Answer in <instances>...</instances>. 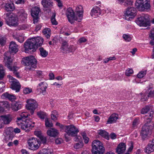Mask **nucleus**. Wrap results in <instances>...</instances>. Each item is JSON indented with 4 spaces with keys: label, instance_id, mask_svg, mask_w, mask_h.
Wrapping results in <instances>:
<instances>
[{
    "label": "nucleus",
    "instance_id": "1",
    "mask_svg": "<svg viewBox=\"0 0 154 154\" xmlns=\"http://www.w3.org/2000/svg\"><path fill=\"white\" fill-rule=\"evenodd\" d=\"M26 112H23L20 114V117L17 118L16 121L17 125L21 128L28 132L34 127L35 122L30 120L25 119L29 115Z\"/></svg>",
    "mask_w": 154,
    "mask_h": 154
},
{
    "label": "nucleus",
    "instance_id": "2",
    "mask_svg": "<svg viewBox=\"0 0 154 154\" xmlns=\"http://www.w3.org/2000/svg\"><path fill=\"white\" fill-rule=\"evenodd\" d=\"M43 41V39L39 37H34L28 39L24 43L25 52L28 53L29 50L31 49H32L33 52L35 51L37 47L42 44Z\"/></svg>",
    "mask_w": 154,
    "mask_h": 154
},
{
    "label": "nucleus",
    "instance_id": "3",
    "mask_svg": "<svg viewBox=\"0 0 154 154\" xmlns=\"http://www.w3.org/2000/svg\"><path fill=\"white\" fill-rule=\"evenodd\" d=\"M75 12L76 14L75 15L72 8H68V20L71 24L74 23L75 21L79 22L82 19L83 10L82 6L81 5L77 6Z\"/></svg>",
    "mask_w": 154,
    "mask_h": 154
},
{
    "label": "nucleus",
    "instance_id": "4",
    "mask_svg": "<svg viewBox=\"0 0 154 154\" xmlns=\"http://www.w3.org/2000/svg\"><path fill=\"white\" fill-rule=\"evenodd\" d=\"M10 52H7L4 54V60L5 66L10 71H13L14 74L17 78H20V73L17 72L19 67L15 66H12L13 59L10 56Z\"/></svg>",
    "mask_w": 154,
    "mask_h": 154
},
{
    "label": "nucleus",
    "instance_id": "5",
    "mask_svg": "<svg viewBox=\"0 0 154 154\" xmlns=\"http://www.w3.org/2000/svg\"><path fill=\"white\" fill-rule=\"evenodd\" d=\"M154 112L152 110L150 111L149 114H148V116L149 117L146 121V123L143 126L142 130L141 132V135L143 136V137L145 138L149 134L151 133L152 131L153 128L152 124L150 123L151 119L153 117Z\"/></svg>",
    "mask_w": 154,
    "mask_h": 154
},
{
    "label": "nucleus",
    "instance_id": "6",
    "mask_svg": "<svg viewBox=\"0 0 154 154\" xmlns=\"http://www.w3.org/2000/svg\"><path fill=\"white\" fill-rule=\"evenodd\" d=\"M21 63L27 66L29 69H35L37 67V61L34 57L32 56L27 57L23 59Z\"/></svg>",
    "mask_w": 154,
    "mask_h": 154
},
{
    "label": "nucleus",
    "instance_id": "7",
    "mask_svg": "<svg viewBox=\"0 0 154 154\" xmlns=\"http://www.w3.org/2000/svg\"><path fill=\"white\" fill-rule=\"evenodd\" d=\"M135 4L138 10L141 11L150 8V0H136Z\"/></svg>",
    "mask_w": 154,
    "mask_h": 154
},
{
    "label": "nucleus",
    "instance_id": "8",
    "mask_svg": "<svg viewBox=\"0 0 154 154\" xmlns=\"http://www.w3.org/2000/svg\"><path fill=\"white\" fill-rule=\"evenodd\" d=\"M136 23L140 26L146 27L150 26L149 16L147 14H143L135 20Z\"/></svg>",
    "mask_w": 154,
    "mask_h": 154
},
{
    "label": "nucleus",
    "instance_id": "9",
    "mask_svg": "<svg viewBox=\"0 0 154 154\" xmlns=\"http://www.w3.org/2000/svg\"><path fill=\"white\" fill-rule=\"evenodd\" d=\"M27 143L30 149L32 150H36L39 147V141L36 138L34 137L29 138L27 140Z\"/></svg>",
    "mask_w": 154,
    "mask_h": 154
},
{
    "label": "nucleus",
    "instance_id": "10",
    "mask_svg": "<svg viewBox=\"0 0 154 154\" xmlns=\"http://www.w3.org/2000/svg\"><path fill=\"white\" fill-rule=\"evenodd\" d=\"M26 102L27 103L26 106L27 109L31 110V115L33 114L35 109L37 107V103L35 100L32 99L27 100Z\"/></svg>",
    "mask_w": 154,
    "mask_h": 154
},
{
    "label": "nucleus",
    "instance_id": "11",
    "mask_svg": "<svg viewBox=\"0 0 154 154\" xmlns=\"http://www.w3.org/2000/svg\"><path fill=\"white\" fill-rule=\"evenodd\" d=\"M6 23L9 26H17L18 24V18L16 16L11 15L5 19Z\"/></svg>",
    "mask_w": 154,
    "mask_h": 154
},
{
    "label": "nucleus",
    "instance_id": "12",
    "mask_svg": "<svg viewBox=\"0 0 154 154\" xmlns=\"http://www.w3.org/2000/svg\"><path fill=\"white\" fill-rule=\"evenodd\" d=\"M10 79L11 82V88L13 90H16V92L19 91L20 88V85L19 82L12 77L11 76Z\"/></svg>",
    "mask_w": 154,
    "mask_h": 154
},
{
    "label": "nucleus",
    "instance_id": "13",
    "mask_svg": "<svg viewBox=\"0 0 154 154\" xmlns=\"http://www.w3.org/2000/svg\"><path fill=\"white\" fill-rule=\"evenodd\" d=\"M92 150L105 149L103 146L102 143L98 140H95L93 141L92 144Z\"/></svg>",
    "mask_w": 154,
    "mask_h": 154
},
{
    "label": "nucleus",
    "instance_id": "14",
    "mask_svg": "<svg viewBox=\"0 0 154 154\" xmlns=\"http://www.w3.org/2000/svg\"><path fill=\"white\" fill-rule=\"evenodd\" d=\"M48 87V85L45 82L40 83L37 86V90L39 91L40 93H45Z\"/></svg>",
    "mask_w": 154,
    "mask_h": 154
},
{
    "label": "nucleus",
    "instance_id": "15",
    "mask_svg": "<svg viewBox=\"0 0 154 154\" xmlns=\"http://www.w3.org/2000/svg\"><path fill=\"white\" fill-rule=\"evenodd\" d=\"M136 9L134 7L128 8L125 12V15L126 16L133 18L136 15Z\"/></svg>",
    "mask_w": 154,
    "mask_h": 154
},
{
    "label": "nucleus",
    "instance_id": "16",
    "mask_svg": "<svg viewBox=\"0 0 154 154\" xmlns=\"http://www.w3.org/2000/svg\"><path fill=\"white\" fill-rule=\"evenodd\" d=\"M79 132V130L73 125H68V135L71 136H75Z\"/></svg>",
    "mask_w": 154,
    "mask_h": 154
},
{
    "label": "nucleus",
    "instance_id": "17",
    "mask_svg": "<svg viewBox=\"0 0 154 154\" xmlns=\"http://www.w3.org/2000/svg\"><path fill=\"white\" fill-rule=\"evenodd\" d=\"M101 9L97 7H95L91 10V16L95 18L101 15Z\"/></svg>",
    "mask_w": 154,
    "mask_h": 154
},
{
    "label": "nucleus",
    "instance_id": "18",
    "mask_svg": "<svg viewBox=\"0 0 154 154\" xmlns=\"http://www.w3.org/2000/svg\"><path fill=\"white\" fill-rule=\"evenodd\" d=\"M126 149V145L125 143H121L117 146L116 149V152L118 154H122Z\"/></svg>",
    "mask_w": 154,
    "mask_h": 154
},
{
    "label": "nucleus",
    "instance_id": "19",
    "mask_svg": "<svg viewBox=\"0 0 154 154\" xmlns=\"http://www.w3.org/2000/svg\"><path fill=\"white\" fill-rule=\"evenodd\" d=\"M18 16L19 18L22 21H25L27 18V14L23 9L19 10L18 13Z\"/></svg>",
    "mask_w": 154,
    "mask_h": 154
},
{
    "label": "nucleus",
    "instance_id": "20",
    "mask_svg": "<svg viewBox=\"0 0 154 154\" xmlns=\"http://www.w3.org/2000/svg\"><path fill=\"white\" fill-rule=\"evenodd\" d=\"M119 117L118 115L116 113L112 114L109 117L106 124H112L115 123Z\"/></svg>",
    "mask_w": 154,
    "mask_h": 154
},
{
    "label": "nucleus",
    "instance_id": "21",
    "mask_svg": "<svg viewBox=\"0 0 154 154\" xmlns=\"http://www.w3.org/2000/svg\"><path fill=\"white\" fill-rule=\"evenodd\" d=\"M9 48V50L12 53H16L18 51V45L14 42H10Z\"/></svg>",
    "mask_w": 154,
    "mask_h": 154
},
{
    "label": "nucleus",
    "instance_id": "22",
    "mask_svg": "<svg viewBox=\"0 0 154 154\" xmlns=\"http://www.w3.org/2000/svg\"><path fill=\"white\" fill-rule=\"evenodd\" d=\"M47 134L51 137H55L57 136L58 134V131L57 129L51 128L48 130Z\"/></svg>",
    "mask_w": 154,
    "mask_h": 154
},
{
    "label": "nucleus",
    "instance_id": "23",
    "mask_svg": "<svg viewBox=\"0 0 154 154\" xmlns=\"http://www.w3.org/2000/svg\"><path fill=\"white\" fill-rule=\"evenodd\" d=\"M40 11V8L37 6L32 7L31 11V15L32 16H38V14Z\"/></svg>",
    "mask_w": 154,
    "mask_h": 154
},
{
    "label": "nucleus",
    "instance_id": "24",
    "mask_svg": "<svg viewBox=\"0 0 154 154\" xmlns=\"http://www.w3.org/2000/svg\"><path fill=\"white\" fill-rule=\"evenodd\" d=\"M5 10L7 11H13L15 9L14 4L13 3H6L5 5Z\"/></svg>",
    "mask_w": 154,
    "mask_h": 154
},
{
    "label": "nucleus",
    "instance_id": "25",
    "mask_svg": "<svg viewBox=\"0 0 154 154\" xmlns=\"http://www.w3.org/2000/svg\"><path fill=\"white\" fill-rule=\"evenodd\" d=\"M41 3L45 8H48L53 6V2L51 0H42Z\"/></svg>",
    "mask_w": 154,
    "mask_h": 154
},
{
    "label": "nucleus",
    "instance_id": "26",
    "mask_svg": "<svg viewBox=\"0 0 154 154\" xmlns=\"http://www.w3.org/2000/svg\"><path fill=\"white\" fill-rule=\"evenodd\" d=\"M8 102L6 101H2L0 102V113L4 112L5 108H7L9 107Z\"/></svg>",
    "mask_w": 154,
    "mask_h": 154
},
{
    "label": "nucleus",
    "instance_id": "27",
    "mask_svg": "<svg viewBox=\"0 0 154 154\" xmlns=\"http://www.w3.org/2000/svg\"><path fill=\"white\" fill-rule=\"evenodd\" d=\"M2 97H4L6 99H8L11 101L14 100L15 99V96L13 95L10 94L8 92H6L2 94Z\"/></svg>",
    "mask_w": 154,
    "mask_h": 154
},
{
    "label": "nucleus",
    "instance_id": "28",
    "mask_svg": "<svg viewBox=\"0 0 154 154\" xmlns=\"http://www.w3.org/2000/svg\"><path fill=\"white\" fill-rule=\"evenodd\" d=\"M1 119L2 120L4 125L8 124L11 120V118L8 116H2Z\"/></svg>",
    "mask_w": 154,
    "mask_h": 154
},
{
    "label": "nucleus",
    "instance_id": "29",
    "mask_svg": "<svg viewBox=\"0 0 154 154\" xmlns=\"http://www.w3.org/2000/svg\"><path fill=\"white\" fill-rule=\"evenodd\" d=\"M22 107V105L17 102L13 103L12 104V109L13 110L15 111H17L20 109Z\"/></svg>",
    "mask_w": 154,
    "mask_h": 154
},
{
    "label": "nucleus",
    "instance_id": "30",
    "mask_svg": "<svg viewBox=\"0 0 154 154\" xmlns=\"http://www.w3.org/2000/svg\"><path fill=\"white\" fill-rule=\"evenodd\" d=\"M67 49V42L66 41H63L60 48L61 51L64 53H66Z\"/></svg>",
    "mask_w": 154,
    "mask_h": 154
},
{
    "label": "nucleus",
    "instance_id": "31",
    "mask_svg": "<svg viewBox=\"0 0 154 154\" xmlns=\"http://www.w3.org/2000/svg\"><path fill=\"white\" fill-rule=\"evenodd\" d=\"M43 34L45 35L47 38H49L51 34V30L49 28H45L42 31Z\"/></svg>",
    "mask_w": 154,
    "mask_h": 154
},
{
    "label": "nucleus",
    "instance_id": "32",
    "mask_svg": "<svg viewBox=\"0 0 154 154\" xmlns=\"http://www.w3.org/2000/svg\"><path fill=\"white\" fill-rule=\"evenodd\" d=\"M99 134L106 140H109V137L108 133L104 130H100L99 131Z\"/></svg>",
    "mask_w": 154,
    "mask_h": 154
},
{
    "label": "nucleus",
    "instance_id": "33",
    "mask_svg": "<svg viewBox=\"0 0 154 154\" xmlns=\"http://www.w3.org/2000/svg\"><path fill=\"white\" fill-rule=\"evenodd\" d=\"M152 106L150 105L146 106L143 108L141 111V114H144L147 113L148 111H149L151 109H152Z\"/></svg>",
    "mask_w": 154,
    "mask_h": 154
},
{
    "label": "nucleus",
    "instance_id": "34",
    "mask_svg": "<svg viewBox=\"0 0 154 154\" xmlns=\"http://www.w3.org/2000/svg\"><path fill=\"white\" fill-rule=\"evenodd\" d=\"M39 50L40 52L41 56L43 57H45L48 55V52L42 47H40Z\"/></svg>",
    "mask_w": 154,
    "mask_h": 154
},
{
    "label": "nucleus",
    "instance_id": "35",
    "mask_svg": "<svg viewBox=\"0 0 154 154\" xmlns=\"http://www.w3.org/2000/svg\"><path fill=\"white\" fill-rule=\"evenodd\" d=\"M154 151V147H153L149 143L148 145L145 149V152L149 154Z\"/></svg>",
    "mask_w": 154,
    "mask_h": 154
},
{
    "label": "nucleus",
    "instance_id": "36",
    "mask_svg": "<svg viewBox=\"0 0 154 154\" xmlns=\"http://www.w3.org/2000/svg\"><path fill=\"white\" fill-rule=\"evenodd\" d=\"M56 125L57 126L60 127L61 130L63 132H65L66 133H67V126L63 125H61L60 123L57 122Z\"/></svg>",
    "mask_w": 154,
    "mask_h": 154
},
{
    "label": "nucleus",
    "instance_id": "37",
    "mask_svg": "<svg viewBox=\"0 0 154 154\" xmlns=\"http://www.w3.org/2000/svg\"><path fill=\"white\" fill-rule=\"evenodd\" d=\"M5 75V69H4L3 66L0 65V80L2 79Z\"/></svg>",
    "mask_w": 154,
    "mask_h": 154
},
{
    "label": "nucleus",
    "instance_id": "38",
    "mask_svg": "<svg viewBox=\"0 0 154 154\" xmlns=\"http://www.w3.org/2000/svg\"><path fill=\"white\" fill-rule=\"evenodd\" d=\"M147 94H148V96L150 97H154V88L150 86L148 89Z\"/></svg>",
    "mask_w": 154,
    "mask_h": 154
},
{
    "label": "nucleus",
    "instance_id": "39",
    "mask_svg": "<svg viewBox=\"0 0 154 154\" xmlns=\"http://www.w3.org/2000/svg\"><path fill=\"white\" fill-rule=\"evenodd\" d=\"M58 116V114L56 110L52 112L51 114V118L52 120L56 121L57 120V117Z\"/></svg>",
    "mask_w": 154,
    "mask_h": 154
},
{
    "label": "nucleus",
    "instance_id": "40",
    "mask_svg": "<svg viewBox=\"0 0 154 154\" xmlns=\"http://www.w3.org/2000/svg\"><path fill=\"white\" fill-rule=\"evenodd\" d=\"M140 123L139 119H135L133 121L132 124V127L133 128H136L137 127L138 125Z\"/></svg>",
    "mask_w": 154,
    "mask_h": 154
},
{
    "label": "nucleus",
    "instance_id": "41",
    "mask_svg": "<svg viewBox=\"0 0 154 154\" xmlns=\"http://www.w3.org/2000/svg\"><path fill=\"white\" fill-rule=\"evenodd\" d=\"M35 75L39 78H42L44 76V75L43 72L40 70H35Z\"/></svg>",
    "mask_w": 154,
    "mask_h": 154
},
{
    "label": "nucleus",
    "instance_id": "42",
    "mask_svg": "<svg viewBox=\"0 0 154 154\" xmlns=\"http://www.w3.org/2000/svg\"><path fill=\"white\" fill-rule=\"evenodd\" d=\"M56 14L55 13H52V16L51 17V21L53 25H57L58 22L55 19Z\"/></svg>",
    "mask_w": 154,
    "mask_h": 154
},
{
    "label": "nucleus",
    "instance_id": "43",
    "mask_svg": "<svg viewBox=\"0 0 154 154\" xmlns=\"http://www.w3.org/2000/svg\"><path fill=\"white\" fill-rule=\"evenodd\" d=\"M83 146V143L82 142H80L75 143L74 146V147L75 149H79L82 148Z\"/></svg>",
    "mask_w": 154,
    "mask_h": 154
},
{
    "label": "nucleus",
    "instance_id": "44",
    "mask_svg": "<svg viewBox=\"0 0 154 154\" xmlns=\"http://www.w3.org/2000/svg\"><path fill=\"white\" fill-rule=\"evenodd\" d=\"M37 114L39 117L41 119H44L47 118L46 113L40 111L38 112Z\"/></svg>",
    "mask_w": 154,
    "mask_h": 154
},
{
    "label": "nucleus",
    "instance_id": "45",
    "mask_svg": "<svg viewBox=\"0 0 154 154\" xmlns=\"http://www.w3.org/2000/svg\"><path fill=\"white\" fill-rule=\"evenodd\" d=\"M105 151V149L92 150V154H103Z\"/></svg>",
    "mask_w": 154,
    "mask_h": 154
},
{
    "label": "nucleus",
    "instance_id": "46",
    "mask_svg": "<svg viewBox=\"0 0 154 154\" xmlns=\"http://www.w3.org/2000/svg\"><path fill=\"white\" fill-rule=\"evenodd\" d=\"M122 37L126 42H129L131 39V35L129 34H124L122 35Z\"/></svg>",
    "mask_w": 154,
    "mask_h": 154
},
{
    "label": "nucleus",
    "instance_id": "47",
    "mask_svg": "<svg viewBox=\"0 0 154 154\" xmlns=\"http://www.w3.org/2000/svg\"><path fill=\"white\" fill-rule=\"evenodd\" d=\"M6 41V38L5 36H0V45L3 46L5 45Z\"/></svg>",
    "mask_w": 154,
    "mask_h": 154
},
{
    "label": "nucleus",
    "instance_id": "48",
    "mask_svg": "<svg viewBox=\"0 0 154 154\" xmlns=\"http://www.w3.org/2000/svg\"><path fill=\"white\" fill-rule=\"evenodd\" d=\"M39 154H53V152L49 150L43 149L41 151Z\"/></svg>",
    "mask_w": 154,
    "mask_h": 154
},
{
    "label": "nucleus",
    "instance_id": "49",
    "mask_svg": "<svg viewBox=\"0 0 154 154\" xmlns=\"http://www.w3.org/2000/svg\"><path fill=\"white\" fill-rule=\"evenodd\" d=\"M16 39L20 43H23L24 40V36L22 34L19 35L18 37L16 38Z\"/></svg>",
    "mask_w": 154,
    "mask_h": 154
},
{
    "label": "nucleus",
    "instance_id": "50",
    "mask_svg": "<svg viewBox=\"0 0 154 154\" xmlns=\"http://www.w3.org/2000/svg\"><path fill=\"white\" fill-rule=\"evenodd\" d=\"M146 70L141 71L138 74L137 76L139 78H142L146 75Z\"/></svg>",
    "mask_w": 154,
    "mask_h": 154
},
{
    "label": "nucleus",
    "instance_id": "51",
    "mask_svg": "<svg viewBox=\"0 0 154 154\" xmlns=\"http://www.w3.org/2000/svg\"><path fill=\"white\" fill-rule=\"evenodd\" d=\"M134 72L133 69H127L125 72V74L127 76H130Z\"/></svg>",
    "mask_w": 154,
    "mask_h": 154
},
{
    "label": "nucleus",
    "instance_id": "52",
    "mask_svg": "<svg viewBox=\"0 0 154 154\" xmlns=\"http://www.w3.org/2000/svg\"><path fill=\"white\" fill-rule=\"evenodd\" d=\"M82 135L84 139L85 143L86 144L88 143L89 141V138L87 137L86 134L85 133H82Z\"/></svg>",
    "mask_w": 154,
    "mask_h": 154
},
{
    "label": "nucleus",
    "instance_id": "53",
    "mask_svg": "<svg viewBox=\"0 0 154 154\" xmlns=\"http://www.w3.org/2000/svg\"><path fill=\"white\" fill-rule=\"evenodd\" d=\"M45 125L46 127H51L53 126V125L49 122L48 118H46L45 119Z\"/></svg>",
    "mask_w": 154,
    "mask_h": 154
},
{
    "label": "nucleus",
    "instance_id": "54",
    "mask_svg": "<svg viewBox=\"0 0 154 154\" xmlns=\"http://www.w3.org/2000/svg\"><path fill=\"white\" fill-rule=\"evenodd\" d=\"M30 27L29 25L27 24H23L20 26L19 27L20 29L21 30H27L29 29Z\"/></svg>",
    "mask_w": 154,
    "mask_h": 154
},
{
    "label": "nucleus",
    "instance_id": "55",
    "mask_svg": "<svg viewBox=\"0 0 154 154\" xmlns=\"http://www.w3.org/2000/svg\"><path fill=\"white\" fill-rule=\"evenodd\" d=\"M141 100L142 101H143L147 100L149 97L148 95L147 94H144L143 93L141 94Z\"/></svg>",
    "mask_w": 154,
    "mask_h": 154
},
{
    "label": "nucleus",
    "instance_id": "56",
    "mask_svg": "<svg viewBox=\"0 0 154 154\" xmlns=\"http://www.w3.org/2000/svg\"><path fill=\"white\" fill-rule=\"evenodd\" d=\"M32 91V89L29 88H25L23 90V93L25 94H28Z\"/></svg>",
    "mask_w": 154,
    "mask_h": 154
},
{
    "label": "nucleus",
    "instance_id": "57",
    "mask_svg": "<svg viewBox=\"0 0 154 154\" xmlns=\"http://www.w3.org/2000/svg\"><path fill=\"white\" fill-rule=\"evenodd\" d=\"M76 48L73 45L71 46L68 48V53L69 52H73L76 50Z\"/></svg>",
    "mask_w": 154,
    "mask_h": 154
},
{
    "label": "nucleus",
    "instance_id": "58",
    "mask_svg": "<svg viewBox=\"0 0 154 154\" xmlns=\"http://www.w3.org/2000/svg\"><path fill=\"white\" fill-rule=\"evenodd\" d=\"M73 136V137L74 136ZM74 136L75 137L74 139V140L75 141H80L82 140L81 137L79 136H77L76 135Z\"/></svg>",
    "mask_w": 154,
    "mask_h": 154
},
{
    "label": "nucleus",
    "instance_id": "59",
    "mask_svg": "<svg viewBox=\"0 0 154 154\" xmlns=\"http://www.w3.org/2000/svg\"><path fill=\"white\" fill-rule=\"evenodd\" d=\"M134 2L133 0H127L125 3L128 5H131L133 4Z\"/></svg>",
    "mask_w": 154,
    "mask_h": 154
},
{
    "label": "nucleus",
    "instance_id": "60",
    "mask_svg": "<svg viewBox=\"0 0 154 154\" xmlns=\"http://www.w3.org/2000/svg\"><path fill=\"white\" fill-rule=\"evenodd\" d=\"M34 134L38 137L40 138L41 137V131H35L34 132Z\"/></svg>",
    "mask_w": 154,
    "mask_h": 154
},
{
    "label": "nucleus",
    "instance_id": "61",
    "mask_svg": "<svg viewBox=\"0 0 154 154\" xmlns=\"http://www.w3.org/2000/svg\"><path fill=\"white\" fill-rule=\"evenodd\" d=\"M86 41L87 40L85 38L82 37L79 39L78 41V42L79 43H81L86 42Z\"/></svg>",
    "mask_w": 154,
    "mask_h": 154
},
{
    "label": "nucleus",
    "instance_id": "62",
    "mask_svg": "<svg viewBox=\"0 0 154 154\" xmlns=\"http://www.w3.org/2000/svg\"><path fill=\"white\" fill-rule=\"evenodd\" d=\"M58 3L57 5L59 8H62L63 6L62 3L60 0H54Z\"/></svg>",
    "mask_w": 154,
    "mask_h": 154
},
{
    "label": "nucleus",
    "instance_id": "63",
    "mask_svg": "<svg viewBox=\"0 0 154 154\" xmlns=\"http://www.w3.org/2000/svg\"><path fill=\"white\" fill-rule=\"evenodd\" d=\"M42 26L40 24L37 25L35 27V30L36 32H37L39 30L41 29Z\"/></svg>",
    "mask_w": 154,
    "mask_h": 154
},
{
    "label": "nucleus",
    "instance_id": "64",
    "mask_svg": "<svg viewBox=\"0 0 154 154\" xmlns=\"http://www.w3.org/2000/svg\"><path fill=\"white\" fill-rule=\"evenodd\" d=\"M150 36L151 39L154 40V29L151 31Z\"/></svg>",
    "mask_w": 154,
    "mask_h": 154
}]
</instances>
